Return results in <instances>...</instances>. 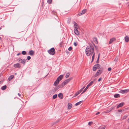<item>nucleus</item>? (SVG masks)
Listing matches in <instances>:
<instances>
[{
  "instance_id": "f257e3e1",
  "label": "nucleus",
  "mask_w": 129,
  "mask_h": 129,
  "mask_svg": "<svg viewBox=\"0 0 129 129\" xmlns=\"http://www.w3.org/2000/svg\"><path fill=\"white\" fill-rule=\"evenodd\" d=\"M89 46H87L85 50V53L87 56L91 55L94 53V47L95 46L94 43H90Z\"/></svg>"
},
{
  "instance_id": "f03ea898",
  "label": "nucleus",
  "mask_w": 129,
  "mask_h": 129,
  "mask_svg": "<svg viewBox=\"0 0 129 129\" xmlns=\"http://www.w3.org/2000/svg\"><path fill=\"white\" fill-rule=\"evenodd\" d=\"M71 79L72 78H70L69 79H67L61 83L60 85V87L62 88L65 85L68 83Z\"/></svg>"
},
{
  "instance_id": "7ed1b4c3",
  "label": "nucleus",
  "mask_w": 129,
  "mask_h": 129,
  "mask_svg": "<svg viewBox=\"0 0 129 129\" xmlns=\"http://www.w3.org/2000/svg\"><path fill=\"white\" fill-rule=\"evenodd\" d=\"M48 52L50 54L52 55H54L55 53V49L54 48H51L48 51Z\"/></svg>"
},
{
  "instance_id": "20e7f679",
  "label": "nucleus",
  "mask_w": 129,
  "mask_h": 129,
  "mask_svg": "<svg viewBox=\"0 0 129 129\" xmlns=\"http://www.w3.org/2000/svg\"><path fill=\"white\" fill-rule=\"evenodd\" d=\"M93 81H91L90 82L89 84L86 86V88L84 89V90L82 92L81 94H82L84 92H85L88 89V87L90 86L91 85H92V84L93 83Z\"/></svg>"
},
{
  "instance_id": "39448f33",
  "label": "nucleus",
  "mask_w": 129,
  "mask_h": 129,
  "mask_svg": "<svg viewBox=\"0 0 129 129\" xmlns=\"http://www.w3.org/2000/svg\"><path fill=\"white\" fill-rule=\"evenodd\" d=\"M100 67V65L99 64H97L95 65L93 67V71H95L97 69L99 68Z\"/></svg>"
},
{
  "instance_id": "423d86ee",
  "label": "nucleus",
  "mask_w": 129,
  "mask_h": 129,
  "mask_svg": "<svg viewBox=\"0 0 129 129\" xmlns=\"http://www.w3.org/2000/svg\"><path fill=\"white\" fill-rule=\"evenodd\" d=\"M87 11V10L86 9H84L82 10L81 11L79 12L78 14V15L79 16H81L84 14Z\"/></svg>"
},
{
  "instance_id": "0eeeda50",
  "label": "nucleus",
  "mask_w": 129,
  "mask_h": 129,
  "mask_svg": "<svg viewBox=\"0 0 129 129\" xmlns=\"http://www.w3.org/2000/svg\"><path fill=\"white\" fill-rule=\"evenodd\" d=\"M129 91V89H125L124 90H120L119 91L120 93L124 94L126 93Z\"/></svg>"
},
{
  "instance_id": "6e6552de",
  "label": "nucleus",
  "mask_w": 129,
  "mask_h": 129,
  "mask_svg": "<svg viewBox=\"0 0 129 129\" xmlns=\"http://www.w3.org/2000/svg\"><path fill=\"white\" fill-rule=\"evenodd\" d=\"M58 89L56 87H55L52 90H51L50 91V92L51 94H53Z\"/></svg>"
},
{
  "instance_id": "1a4fd4ad",
  "label": "nucleus",
  "mask_w": 129,
  "mask_h": 129,
  "mask_svg": "<svg viewBox=\"0 0 129 129\" xmlns=\"http://www.w3.org/2000/svg\"><path fill=\"white\" fill-rule=\"evenodd\" d=\"M101 73V70H98L96 73L94 75V76H93L92 77H95L99 75L100 73Z\"/></svg>"
},
{
  "instance_id": "9d476101",
  "label": "nucleus",
  "mask_w": 129,
  "mask_h": 129,
  "mask_svg": "<svg viewBox=\"0 0 129 129\" xmlns=\"http://www.w3.org/2000/svg\"><path fill=\"white\" fill-rule=\"evenodd\" d=\"M77 28H75L74 29V31L76 35H79V33L77 30Z\"/></svg>"
},
{
  "instance_id": "9b49d317",
  "label": "nucleus",
  "mask_w": 129,
  "mask_h": 129,
  "mask_svg": "<svg viewBox=\"0 0 129 129\" xmlns=\"http://www.w3.org/2000/svg\"><path fill=\"white\" fill-rule=\"evenodd\" d=\"M14 67L15 68H20L21 66L19 63H17L14 64Z\"/></svg>"
},
{
  "instance_id": "f8f14e48",
  "label": "nucleus",
  "mask_w": 129,
  "mask_h": 129,
  "mask_svg": "<svg viewBox=\"0 0 129 129\" xmlns=\"http://www.w3.org/2000/svg\"><path fill=\"white\" fill-rule=\"evenodd\" d=\"M68 109H70L72 106V104L68 103Z\"/></svg>"
},
{
  "instance_id": "ddd939ff",
  "label": "nucleus",
  "mask_w": 129,
  "mask_h": 129,
  "mask_svg": "<svg viewBox=\"0 0 129 129\" xmlns=\"http://www.w3.org/2000/svg\"><path fill=\"white\" fill-rule=\"evenodd\" d=\"M63 75H61L59 76L57 78V79H58L59 81L61 80L63 77Z\"/></svg>"
},
{
  "instance_id": "4468645a",
  "label": "nucleus",
  "mask_w": 129,
  "mask_h": 129,
  "mask_svg": "<svg viewBox=\"0 0 129 129\" xmlns=\"http://www.w3.org/2000/svg\"><path fill=\"white\" fill-rule=\"evenodd\" d=\"M59 81L58 79H56L54 83V85L56 86L59 83Z\"/></svg>"
},
{
  "instance_id": "2eb2a0df",
  "label": "nucleus",
  "mask_w": 129,
  "mask_h": 129,
  "mask_svg": "<svg viewBox=\"0 0 129 129\" xmlns=\"http://www.w3.org/2000/svg\"><path fill=\"white\" fill-rule=\"evenodd\" d=\"M124 103H120L119 105H118L117 107V108H118L120 107H121L123 105Z\"/></svg>"
},
{
  "instance_id": "dca6fc26",
  "label": "nucleus",
  "mask_w": 129,
  "mask_h": 129,
  "mask_svg": "<svg viewBox=\"0 0 129 129\" xmlns=\"http://www.w3.org/2000/svg\"><path fill=\"white\" fill-rule=\"evenodd\" d=\"M29 53L30 55L33 56L34 54V52L33 51L31 50L29 51Z\"/></svg>"
},
{
  "instance_id": "f3484780",
  "label": "nucleus",
  "mask_w": 129,
  "mask_h": 129,
  "mask_svg": "<svg viewBox=\"0 0 129 129\" xmlns=\"http://www.w3.org/2000/svg\"><path fill=\"white\" fill-rule=\"evenodd\" d=\"M115 40V38H112L110 39V41L109 42V44H111L112 42H113Z\"/></svg>"
},
{
  "instance_id": "a211bd4d",
  "label": "nucleus",
  "mask_w": 129,
  "mask_h": 129,
  "mask_svg": "<svg viewBox=\"0 0 129 129\" xmlns=\"http://www.w3.org/2000/svg\"><path fill=\"white\" fill-rule=\"evenodd\" d=\"M125 40V41L127 42L129 41V37L127 36L125 37L124 38Z\"/></svg>"
},
{
  "instance_id": "6ab92c4d",
  "label": "nucleus",
  "mask_w": 129,
  "mask_h": 129,
  "mask_svg": "<svg viewBox=\"0 0 129 129\" xmlns=\"http://www.w3.org/2000/svg\"><path fill=\"white\" fill-rule=\"evenodd\" d=\"M58 95L60 99H62L63 98V94L62 93H59Z\"/></svg>"
},
{
  "instance_id": "aec40b11",
  "label": "nucleus",
  "mask_w": 129,
  "mask_h": 129,
  "mask_svg": "<svg viewBox=\"0 0 129 129\" xmlns=\"http://www.w3.org/2000/svg\"><path fill=\"white\" fill-rule=\"evenodd\" d=\"M14 77V76L13 75H12L10 76L9 77L8 79L9 81L11 80V79H12Z\"/></svg>"
},
{
  "instance_id": "412c9836",
  "label": "nucleus",
  "mask_w": 129,
  "mask_h": 129,
  "mask_svg": "<svg viewBox=\"0 0 129 129\" xmlns=\"http://www.w3.org/2000/svg\"><path fill=\"white\" fill-rule=\"evenodd\" d=\"M26 61V60L25 59H21V61L20 62L24 64L25 63Z\"/></svg>"
},
{
  "instance_id": "4be33fe9",
  "label": "nucleus",
  "mask_w": 129,
  "mask_h": 129,
  "mask_svg": "<svg viewBox=\"0 0 129 129\" xmlns=\"http://www.w3.org/2000/svg\"><path fill=\"white\" fill-rule=\"evenodd\" d=\"M7 86L6 85L2 86L1 87V89L3 90H4L6 89Z\"/></svg>"
},
{
  "instance_id": "5701e85b",
  "label": "nucleus",
  "mask_w": 129,
  "mask_h": 129,
  "mask_svg": "<svg viewBox=\"0 0 129 129\" xmlns=\"http://www.w3.org/2000/svg\"><path fill=\"white\" fill-rule=\"evenodd\" d=\"M114 96L115 98H118L120 97V95L119 94H114Z\"/></svg>"
},
{
  "instance_id": "b1692460",
  "label": "nucleus",
  "mask_w": 129,
  "mask_h": 129,
  "mask_svg": "<svg viewBox=\"0 0 129 129\" xmlns=\"http://www.w3.org/2000/svg\"><path fill=\"white\" fill-rule=\"evenodd\" d=\"M82 102V101H80L79 102L76 103L75 104V105L76 106H77L78 105H80Z\"/></svg>"
},
{
  "instance_id": "393cba45",
  "label": "nucleus",
  "mask_w": 129,
  "mask_h": 129,
  "mask_svg": "<svg viewBox=\"0 0 129 129\" xmlns=\"http://www.w3.org/2000/svg\"><path fill=\"white\" fill-rule=\"evenodd\" d=\"M57 97V94H55L54 95H53V99H56Z\"/></svg>"
},
{
  "instance_id": "a878e982",
  "label": "nucleus",
  "mask_w": 129,
  "mask_h": 129,
  "mask_svg": "<svg viewBox=\"0 0 129 129\" xmlns=\"http://www.w3.org/2000/svg\"><path fill=\"white\" fill-rule=\"evenodd\" d=\"M47 2L49 4H51L52 2V0H48Z\"/></svg>"
},
{
  "instance_id": "bb28decb",
  "label": "nucleus",
  "mask_w": 129,
  "mask_h": 129,
  "mask_svg": "<svg viewBox=\"0 0 129 129\" xmlns=\"http://www.w3.org/2000/svg\"><path fill=\"white\" fill-rule=\"evenodd\" d=\"M105 126H101L99 127L98 129H105Z\"/></svg>"
},
{
  "instance_id": "cd10ccee",
  "label": "nucleus",
  "mask_w": 129,
  "mask_h": 129,
  "mask_svg": "<svg viewBox=\"0 0 129 129\" xmlns=\"http://www.w3.org/2000/svg\"><path fill=\"white\" fill-rule=\"evenodd\" d=\"M74 27L75 28H77V26L78 25L75 22H74Z\"/></svg>"
},
{
  "instance_id": "c85d7f7f",
  "label": "nucleus",
  "mask_w": 129,
  "mask_h": 129,
  "mask_svg": "<svg viewBox=\"0 0 129 129\" xmlns=\"http://www.w3.org/2000/svg\"><path fill=\"white\" fill-rule=\"evenodd\" d=\"M81 92L79 90H78L77 92L75 94H76V96L77 95L79 94Z\"/></svg>"
},
{
  "instance_id": "c756f323",
  "label": "nucleus",
  "mask_w": 129,
  "mask_h": 129,
  "mask_svg": "<svg viewBox=\"0 0 129 129\" xmlns=\"http://www.w3.org/2000/svg\"><path fill=\"white\" fill-rule=\"evenodd\" d=\"M93 55L92 56V61H93L94 58V55H95V53H93Z\"/></svg>"
},
{
  "instance_id": "7c9ffc66",
  "label": "nucleus",
  "mask_w": 129,
  "mask_h": 129,
  "mask_svg": "<svg viewBox=\"0 0 129 129\" xmlns=\"http://www.w3.org/2000/svg\"><path fill=\"white\" fill-rule=\"evenodd\" d=\"M111 111V110H106L104 112V113H108Z\"/></svg>"
},
{
  "instance_id": "2f4dec72",
  "label": "nucleus",
  "mask_w": 129,
  "mask_h": 129,
  "mask_svg": "<svg viewBox=\"0 0 129 129\" xmlns=\"http://www.w3.org/2000/svg\"><path fill=\"white\" fill-rule=\"evenodd\" d=\"M94 42L96 43H98V41L97 40V39L96 38H94Z\"/></svg>"
},
{
  "instance_id": "473e14b6",
  "label": "nucleus",
  "mask_w": 129,
  "mask_h": 129,
  "mask_svg": "<svg viewBox=\"0 0 129 129\" xmlns=\"http://www.w3.org/2000/svg\"><path fill=\"white\" fill-rule=\"evenodd\" d=\"M70 75V74L69 73H67V74L66 75L65 77L66 78H67Z\"/></svg>"
},
{
  "instance_id": "72a5a7b5",
  "label": "nucleus",
  "mask_w": 129,
  "mask_h": 129,
  "mask_svg": "<svg viewBox=\"0 0 129 129\" xmlns=\"http://www.w3.org/2000/svg\"><path fill=\"white\" fill-rule=\"evenodd\" d=\"M26 53V52L25 51H23L22 52V54L23 55H25Z\"/></svg>"
},
{
  "instance_id": "f704fd0d",
  "label": "nucleus",
  "mask_w": 129,
  "mask_h": 129,
  "mask_svg": "<svg viewBox=\"0 0 129 129\" xmlns=\"http://www.w3.org/2000/svg\"><path fill=\"white\" fill-rule=\"evenodd\" d=\"M85 87V86H84L80 90H79L80 92H81L84 89Z\"/></svg>"
},
{
  "instance_id": "c9c22d12",
  "label": "nucleus",
  "mask_w": 129,
  "mask_h": 129,
  "mask_svg": "<svg viewBox=\"0 0 129 129\" xmlns=\"http://www.w3.org/2000/svg\"><path fill=\"white\" fill-rule=\"evenodd\" d=\"M30 58H31V57L30 56H28L27 57V59L28 60H29L30 59Z\"/></svg>"
},
{
  "instance_id": "e433bc0d",
  "label": "nucleus",
  "mask_w": 129,
  "mask_h": 129,
  "mask_svg": "<svg viewBox=\"0 0 129 129\" xmlns=\"http://www.w3.org/2000/svg\"><path fill=\"white\" fill-rule=\"evenodd\" d=\"M72 49V48L71 47H70L68 48V50L69 51H71Z\"/></svg>"
},
{
  "instance_id": "4c0bfd02",
  "label": "nucleus",
  "mask_w": 129,
  "mask_h": 129,
  "mask_svg": "<svg viewBox=\"0 0 129 129\" xmlns=\"http://www.w3.org/2000/svg\"><path fill=\"white\" fill-rule=\"evenodd\" d=\"M21 59V58H19L17 59V61L18 62H20Z\"/></svg>"
},
{
  "instance_id": "58836bf2",
  "label": "nucleus",
  "mask_w": 129,
  "mask_h": 129,
  "mask_svg": "<svg viewBox=\"0 0 129 129\" xmlns=\"http://www.w3.org/2000/svg\"><path fill=\"white\" fill-rule=\"evenodd\" d=\"M127 117V116L126 115L124 116L123 117V119H125Z\"/></svg>"
},
{
  "instance_id": "ea45409f",
  "label": "nucleus",
  "mask_w": 129,
  "mask_h": 129,
  "mask_svg": "<svg viewBox=\"0 0 129 129\" xmlns=\"http://www.w3.org/2000/svg\"><path fill=\"white\" fill-rule=\"evenodd\" d=\"M74 45L75 46H76L77 45V43L75 42H74Z\"/></svg>"
},
{
  "instance_id": "a19ab883",
  "label": "nucleus",
  "mask_w": 129,
  "mask_h": 129,
  "mask_svg": "<svg viewBox=\"0 0 129 129\" xmlns=\"http://www.w3.org/2000/svg\"><path fill=\"white\" fill-rule=\"evenodd\" d=\"M111 68H109L108 69V70L109 71H111Z\"/></svg>"
},
{
  "instance_id": "79ce46f5",
  "label": "nucleus",
  "mask_w": 129,
  "mask_h": 129,
  "mask_svg": "<svg viewBox=\"0 0 129 129\" xmlns=\"http://www.w3.org/2000/svg\"><path fill=\"white\" fill-rule=\"evenodd\" d=\"M102 79V78L101 77L98 80V81L100 82Z\"/></svg>"
},
{
  "instance_id": "37998d69",
  "label": "nucleus",
  "mask_w": 129,
  "mask_h": 129,
  "mask_svg": "<svg viewBox=\"0 0 129 129\" xmlns=\"http://www.w3.org/2000/svg\"><path fill=\"white\" fill-rule=\"evenodd\" d=\"M92 123V122H89L88 123V125H91V124Z\"/></svg>"
},
{
  "instance_id": "c03bdc74",
  "label": "nucleus",
  "mask_w": 129,
  "mask_h": 129,
  "mask_svg": "<svg viewBox=\"0 0 129 129\" xmlns=\"http://www.w3.org/2000/svg\"><path fill=\"white\" fill-rule=\"evenodd\" d=\"M100 54H99L98 55V59H97V61H98L99 60V56H100Z\"/></svg>"
},
{
  "instance_id": "a18cd8bd",
  "label": "nucleus",
  "mask_w": 129,
  "mask_h": 129,
  "mask_svg": "<svg viewBox=\"0 0 129 129\" xmlns=\"http://www.w3.org/2000/svg\"><path fill=\"white\" fill-rule=\"evenodd\" d=\"M113 108H114L113 107H111L109 110H111V111L113 109Z\"/></svg>"
},
{
  "instance_id": "49530a36",
  "label": "nucleus",
  "mask_w": 129,
  "mask_h": 129,
  "mask_svg": "<svg viewBox=\"0 0 129 129\" xmlns=\"http://www.w3.org/2000/svg\"><path fill=\"white\" fill-rule=\"evenodd\" d=\"M100 113V112H98L96 114V115H97Z\"/></svg>"
},
{
  "instance_id": "de8ad7c7",
  "label": "nucleus",
  "mask_w": 129,
  "mask_h": 129,
  "mask_svg": "<svg viewBox=\"0 0 129 129\" xmlns=\"http://www.w3.org/2000/svg\"><path fill=\"white\" fill-rule=\"evenodd\" d=\"M96 78L94 79L93 80V82H95L96 81Z\"/></svg>"
},
{
  "instance_id": "09e8293b",
  "label": "nucleus",
  "mask_w": 129,
  "mask_h": 129,
  "mask_svg": "<svg viewBox=\"0 0 129 129\" xmlns=\"http://www.w3.org/2000/svg\"><path fill=\"white\" fill-rule=\"evenodd\" d=\"M20 54V53H19L17 54V56L19 55Z\"/></svg>"
},
{
  "instance_id": "8fccbe9b",
  "label": "nucleus",
  "mask_w": 129,
  "mask_h": 129,
  "mask_svg": "<svg viewBox=\"0 0 129 129\" xmlns=\"http://www.w3.org/2000/svg\"><path fill=\"white\" fill-rule=\"evenodd\" d=\"M18 95L19 96V97H20V96H21V94H20V93H18Z\"/></svg>"
},
{
  "instance_id": "3c124183",
  "label": "nucleus",
  "mask_w": 129,
  "mask_h": 129,
  "mask_svg": "<svg viewBox=\"0 0 129 129\" xmlns=\"http://www.w3.org/2000/svg\"><path fill=\"white\" fill-rule=\"evenodd\" d=\"M128 122L129 123V118L127 120Z\"/></svg>"
},
{
  "instance_id": "603ef678",
  "label": "nucleus",
  "mask_w": 129,
  "mask_h": 129,
  "mask_svg": "<svg viewBox=\"0 0 129 129\" xmlns=\"http://www.w3.org/2000/svg\"><path fill=\"white\" fill-rule=\"evenodd\" d=\"M60 121V120H57V122H59Z\"/></svg>"
},
{
  "instance_id": "864d4df0",
  "label": "nucleus",
  "mask_w": 129,
  "mask_h": 129,
  "mask_svg": "<svg viewBox=\"0 0 129 129\" xmlns=\"http://www.w3.org/2000/svg\"><path fill=\"white\" fill-rule=\"evenodd\" d=\"M118 111H119V112H121V111H122V110H118Z\"/></svg>"
},
{
  "instance_id": "5fc2aeb1",
  "label": "nucleus",
  "mask_w": 129,
  "mask_h": 129,
  "mask_svg": "<svg viewBox=\"0 0 129 129\" xmlns=\"http://www.w3.org/2000/svg\"><path fill=\"white\" fill-rule=\"evenodd\" d=\"M76 96V94H74V97H75Z\"/></svg>"
},
{
  "instance_id": "6e6d98bb",
  "label": "nucleus",
  "mask_w": 129,
  "mask_h": 129,
  "mask_svg": "<svg viewBox=\"0 0 129 129\" xmlns=\"http://www.w3.org/2000/svg\"><path fill=\"white\" fill-rule=\"evenodd\" d=\"M76 96V94H74V97H75Z\"/></svg>"
},
{
  "instance_id": "4d7b16f0",
  "label": "nucleus",
  "mask_w": 129,
  "mask_h": 129,
  "mask_svg": "<svg viewBox=\"0 0 129 129\" xmlns=\"http://www.w3.org/2000/svg\"><path fill=\"white\" fill-rule=\"evenodd\" d=\"M2 29V27H0V30Z\"/></svg>"
},
{
  "instance_id": "13d9d810",
  "label": "nucleus",
  "mask_w": 129,
  "mask_h": 129,
  "mask_svg": "<svg viewBox=\"0 0 129 129\" xmlns=\"http://www.w3.org/2000/svg\"><path fill=\"white\" fill-rule=\"evenodd\" d=\"M127 129H129V127L128 128H127Z\"/></svg>"
},
{
  "instance_id": "bf43d9fd",
  "label": "nucleus",
  "mask_w": 129,
  "mask_h": 129,
  "mask_svg": "<svg viewBox=\"0 0 129 129\" xmlns=\"http://www.w3.org/2000/svg\"><path fill=\"white\" fill-rule=\"evenodd\" d=\"M1 37H0V40H1Z\"/></svg>"
},
{
  "instance_id": "052dcab7",
  "label": "nucleus",
  "mask_w": 129,
  "mask_h": 129,
  "mask_svg": "<svg viewBox=\"0 0 129 129\" xmlns=\"http://www.w3.org/2000/svg\"><path fill=\"white\" fill-rule=\"evenodd\" d=\"M1 81H0V84L1 83Z\"/></svg>"
},
{
  "instance_id": "680f3d73",
  "label": "nucleus",
  "mask_w": 129,
  "mask_h": 129,
  "mask_svg": "<svg viewBox=\"0 0 129 129\" xmlns=\"http://www.w3.org/2000/svg\"><path fill=\"white\" fill-rule=\"evenodd\" d=\"M15 74L16 75V73H15Z\"/></svg>"
}]
</instances>
